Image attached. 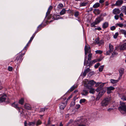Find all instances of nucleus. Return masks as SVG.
Instances as JSON below:
<instances>
[{
	"instance_id": "nucleus-1",
	"label": "nucleus",
	"mask_w": 126,
	"mask_h": 126,
	"mask_svg": "<svg viewBox=\"0 0 126 126\" xmlns=\"http://www.w3.org/2000/svg\"><path fill=\"white\" fill-rule=\"evenodd\" d=\"M111 100V98L108 97L105 98L101 102V106L102 107H106L110 104Z\"/></svg>"
},
{
	"instance_id": "nucleus-2",
	"label": "nucleus",
	"mask_w": 126,
	"mask_h": 126,
	"mask_svg": "<svg viewBox=\"0 0 126 126\" xmlns=\"http://www.w3.org/2000/svg\"><path fill=\"white\" fill-rule=\"evenodd\" d=\"M103 18L101 16H100L98 17L94 21L92 22L91 24V27H95V25H97L99 23L100 21L103 20Z\"/></svg>"
},
{
	"instance_id": "nucleus-3",
	"label": "nucleus",
	"mask_w": 126,
	"mask_h": 126,
	"mask_svg": "<svg viewBox=\"0 0 126 126\" xmlns=\"http://www.w3.org/2000/svg\"><path fill=\"white\" fill-rule=\"evenodd\" d=\"M25 53L21 54L19 56H17L16 58L15 61L17 63L19 64L22 62L23 60L22 56L24 55Z\"/></svg>"
},
{
	"instance_id": "nucleus-4",
	"label": "nucleus",
	"mask_w": 126,
	"mask_h": 126,
	"mask_svg": "<svg viewBox=\"0 0 126 126\" xmlns=\"http://www.w3.org/2000/svg\"><path fill=\"white\" fill-rule=\"evenodd\" d=\"M106 91V89H102L99 91L98 94L96 98L97 100H99V99L102 97Z\"/></svg>"
},
{
	"instance_id": "nucleus-5",
	"label": "nucleus",
	"mask_w": 126,
	"mask_h": 126,
	"mask_svg": "<svg viewBox=\"0 0 126 126\" xmlns=\"http://www.w3.org/2000/svg\"><path fill=\"white\" fill-rule=\"evenodd\" d=\"M118 109L121 112L122 114L126 113V105L123 106L119 107Z\"/></svg>"
},
{
	"instance_id": "nucleus-6",
	"label": "nucleus",
	"mask_w": 126,
	"mask_h": 126,
	"mask_svg": "<svg viewBox=\"0 0 126 126\" xmlns=\"http://www.w3.org/2000/svg\"><path fill=\"white\" fill-rule=\"evenodd\" d=\"M96 83V82L93 80H90L88 82L87 87L88 89H91L92 88V86Z\"/></svg>"
},
{
	"instance_id": "nucleus-7",
	"label": "nucleus",
	"mask_w": 126,
	"mask_h": 126,
	"mask_svg": "<svg viewBox=\"0 0 126 126\" xmlns=\"http://www.w3.org/2000/svg\"><path fill=\"white\" fill-rule=\"evenodd\" d=\"M109 50L107 51L106 52V54L107 55H110V53L113 51L114 49L113 46L111 44H109Z\"/></svg>"
},
{
	"instance_id": "nucleus-8",
	"label": "nucleus",
	"mask_w": 126,
	"mask_h": 126,
	"mask_svg": "<svg viewBox=\"0 0 126 126\" xmlns=\"http://www.w3.org/2000/svg\"><path fill=\"white\" fill-rule=\"evenodd\" d=\"M124 69L123 68H121L119 70V76L118 78V79H120L122 78V76L124 74Z\"/></svg>"
},
{
	"instance_id": "nucleus-9",
	"label": "nucleus",
	"mask_w": 126,
	"mask_h": 126,
	"mask_svg": "<svg viewBox=\"0 0 126 126\" xmlns=\"http://www.w3.org/2000/svg\"><path fill=\"white\" fill-rule=\"evenodd\" d=\"M123 0H117L116 3L114 4V6H120L123 3Z\"/></svg>"
},
{
	"instance_id": "nucleus-10",
	"label": "nucleus",
	"mask_w": 126,
	"mask_h": 126,
	"mask_svg": "<svg viewBox=\"0 0 126 126\" xmlns=\"http://www.w3.org/2000/svg\"><path fill=\"white\" fill-rule=\"evenodd\" d=\"M86 63L85 65H86V67H88V66H89V67H90L93 64L92 61H91V60H89V61H88V60L87 61L86 60Z\"/></svg>"
},
{
	"instance_id": "nucleus-11",
	"label": "nucleus",
	"mask_w": 126,
	"mask_h": 126,
	"mask_svg": "<svg viewBox=\"0 0 126 126\" xmlns=\"http://www.w3.org/2000/svg\"><path fill=\"white\" fill-rule=\"evenodd\" d=\"M115 88L112 86H110L107 88V93L108 94H110L111 92V91L113 90Z\"/></svg>"
},
{
	"instance_id": "nucleus-12",
	"label": "nucleus",
	"mask_w": 126,
	"mask_h": 126,
	"mask_svg": "<svg viewBox=\"0 0 126 126\" xmlns=\"http://www.w3.org/2000/svg\"><path fill=\"white\" fill-rule=\"evenodd\" d=\"M120 11L118 8H115L113 10V13L114 14L117 15L120 13Z\"/></svg>"
},
{
	"instance_id": "nucleus-13",
	"label": "nucleus",
	"mask_w": 126,
	"mask_h": 126,
	"mask_svg": "<svg viewBox=\"0 0 126 126\" xmlns=\"http://www.w3.org/2000/svg\"><path fill=\"white\" fill-rule=\"evenodd\" d=\"M104 84V83H103L101 85H100L99 87L96 90V91L97 92H99V91L102 90V89H105V88H103Z\"/></svg>"
},
{
	"instance_id": "nucleus-14",
	"label": "nucleus",
	"mask_w": 126,
	"mask_h": 126,
	"mask_svg": "<svg viewBox=\"0 0 126 126\" xmlns=\"http://www.w3.org/2000/svg\"><path fill=\"white\" fill-rule=\"evenodd\" d=\"M11 105L12 106L14 107L17 110H19V111H20V108L18 106V104H16L14 102Z\"/></svg>"
},
{
	"instance_id": "nucleus-15",
	"label": "nucleus",
	"mask_w": 126,
	"mask_h": 126,
	"mask_svg": "<svg viewBox=\"0 0 126 126\" xmlns=\"http://www.w3.org/2000/svg\"><path fill=\"white\" fill-rule=\"evenodd\" d=\"M6 96L3 95L0 97V103L2 102L5 101L6 99Z\"/></svg>"
},
{
	"instance_id": "nucleus-16",
	"label": "nucleus",
	"mask_w": 126,
	"mask_h": 126,
	"mask_svg": "<svg viewBox=\"0 0 126 126\" xmlns=\"http://www.w3.org/2000/svg\"><path fill=\"white\" fill-rule=\"evenodd\" d=\"M65 106L66 104L64 103H62L59 105L60 108L61 110L63 109Z\"/></svg>"
},
{
	"instance_id": "nucleus-17",
	"label": "nucleus",
	"mask_w": 126,
	"mask_h": 126,
	"mask_svg": "<svg viewBox=\"0 0 126 126\" xmlns=\"http://www.w3.org/2000/svg\"><path fill=\"white\" fill-rule=\"evenodd\" d=\"M120 49L121 50H123L126 49V43L123 44L120 46Z\"/></svg>"
},
{
	"instance_id": "nucleus-18",
	"label": "nucleus",
	"mask_w": 126,
	"mask_h": 126,
	"mask_svg": "<svg viewBox=\"0 0 126 126\" xmlns=\"http://www.w3.org/2000/svg\"><path fill=\"white\" fill-rule=\"evenodd\" d=\"M109 23L108 22H105L103 24L102 26V28L104 29H105L107 28L109 26Z\"/></svg>"
},
{
	"instance_id": "nucleus-19",
	"label": "nucleus",
	"mask_w": 126,
	"mask_h": 126,
	"mask_svg": "<svg viewBox=\"0 0 126 126\" xmlns=\"http://www.w3.org/2000/svg\"><path fill=\"white\" fill-rule=\"evenodd\" d=\"M54 20H57L61 18L60 16L59 15H54L53 16Z\"/></svg>"
},
{
	"instance_id": "nucleus-20",
	"label": "nucleus",
	"mask_w": 126,
	"mask_h": 126,
	"mask_svg": "<svg viewBox=\"0 0 126 126\" xmlns=\"http://www.w3.org/2000/svg\"><path fill=\"white\" fill-rule=\"evenodd\" d=\"M90 70V69L89 68H88L86 69L84 71L82 75L84 77L85 76L86 74Z\"/></svg>"
},
{
	"instance_id": "nucleus-21",
	"label": "nucleus",
	"mask_w": 126,
	"mask_h": 126,
	"mask_svg": "<svg viewBox=\"0 0 126 126\" xmlns=\"http://www.w3.org/2000/svg\"><path fill=\"white\" fill-rule=\"evenodd\" d=\"M88 94V91L85 89L83 90L81 93V94L83 95L86 96Z\"/></svg>"
},
{
	"instance_id": "nucleus-22",
	"label": "nucleus",
	"mask_w": 126,
	"mask_h": 126,
	"mask_svg": "<svg viewBox=\"0 0 126 126\" xmlns=\"http://www.w3.org/2000/svg\"><path fill=\"white\" fill-rule=\"evenodd\" d=\"M121 11L126 15V6H123L121 8Z\"/></svg>"
},
{
	"instance_id": "nucleus-23",
	"label": "nucleus",
	"mask_w": 126,
	"mask_h": 126,
	"mask_svg": "<svg viewBox=\"0 0 126 126\" xmlns=\"http://www.w3.org/2000/svg\"><path fill=\"white\" fill-rule=\"evenodd\" d=\"M88 51H87L86 50H85V56L84 58V65H85L86 62V60H87V56L86 55L87 54Z\"/></svg>"
},
{
	"instance_id": "nucleus-24",
	"label": "nucleus",
	"mask_w": 126,
	"mask_h": 126,
	"mask_svg": "<svg viewBox=\"0 0 126 126\" xmlns=\"http://www.w3.org/2000/svg\"><path fill=\"white\" fill-rule=\"evenodd\" d=\"M52 8V7L50 6L48 8V11L46 13V17L50 13V11Z\"/></svg>"
},
{
	"instance_id": "nucleus-25",
	"label": "nucleus",
	"mask_w": 126,
	"mask_h": 126,
	"mask_svg": "<svg viewBox=\"0 0 126 126\" xmlns=\"http://www.w3.org/2000/svg\"><path fill=\"white\" fill-rule=\"evenodd\" d=\"M78 87L77 85H73L70 89V91L72 92L76 88H77Z\"/></svg>"
},
{
	"instance_id": "nucleus-26",
	"label": "nucleus",
	"mask_w": 126,
	"mask_h": 126,
	"mask_svg": "<svg viewBox=\"0 0 126 126\" xmlns=\"http://www.w3.org/2000/svg\"><path fill=\"white\" fill-rule=\"evenodd\" d=\"M24 106L25 108L27 110H29L31 109L30 106L29 104H26Z\"/></svg>"
},
{
	"instance_id": "nucleus-27",
	"label": "nucleus",
	"mask_w": 126,
	"mask_h": 126,
	"mask_svg": "<svg viewBox=\"0 0 126 126\" xmlns=\"http://www.w3.org/2000/svg\"><path fill=\"white\" fill-rule=\"evenodd\" d=\"M88 45H85V48H84V50H86L88 52H90V47L88 46Z\"/></svg>"
},
{
	"instance_id": "nucleus-28",
	"label": "nucleus",
	"mask_w": 126,
	"mask_h": 126,
	"mask_svg": "<svg viewBox=\"0 0 126 126\" xmlns=\"http://www.w3.org/2000/svg\"><path fill=\"white\" fill-rule=\"evenodd\" d=\"M120 31L124 35L125 37L126 38V30L121 29L120 30Z\"/></svg>"
},
{
	"instance_id": "nucleus-29",
	"label": "nucleus",
	"mask_w": 126,
	"mask_h": 126,
	"mask_svg": "<svg viewBox=\"0 0 126 126\" xmlns=\"http://www.w3.org/2000/svg\"><path fill=\"white\" fill-rule=\"evenodd\" d=\"M119 79L118 80H115L114 79H111L110 80V82L111 83L113 84H114L117 82L119 81Z\"/></svg>"
},
{
	"instance_id": "nucleus-30",
	"label": "nucleus",
	"mask_w": 126,
	"mask_h": 126,
	"mask_svg": "<svg viewBox=\"0 0 126 126\" xmlns=\"http://www.w3.org/2000/svg\"><path fill=\"white\" fill-rule=\"evenodd\" d=\"M100 4L99 3L96 2L93 5V7L94 8H97L99 7L100 6Z\"/></svg>"
},
{
	"instance_id": "nucleus-31",
	"label": "nucleus",
	"mask_w": 126,
	"mask_h": 126,
	"mask_svg": "<svg viewBox=\"0 0 126 126\" xmlns=\"http://www.w3.org/2000/svg\"><path fill=\"white\" fill-rule=\"evenodd\" d=\"M94 13L95 14L98 15L100 13V11L99 9H95L94 11Z\"/></svg>"
},
{
	"instance_id": "nucleus-32",
	"label": "nucleus",
	"mask_w": 126,
	"mask_h": 126,
	"mask_svg": "<svg viewBox=\"0 0 126 126\" xmlns=\"http://www.w3.org/2000/svg\"><path fill=\"white\" fill-rule=\"evenodd\" d=\"M92 55V53H89L88 55V61H89V60H91Z\"/></svg>"
},
{
	"instance_id": "nucleus-33",
	"label": "nucleus",
	"mask_w": 126,
	"mask_h": 126,
	"mask_svg": "<svg viewBox=\"0 0 126 126\" xmlns=\"http://www.w3.org/2000/svg\"><path fill=\"white\" fill-rule=\"evenodd\" d=\"M88 4L87 2H83L80 4V6H86Z\"/></svg>"
},
{
	"instance_id": "nucleus-34",
	"label": "nucleus",
	"mask_w": 126,
	"mask_h": 126,
	"mask_svg": "<svg viewBox=\"0 0 126 126\" xmlns=\"http://www.w3.org/2000/svg\"><path fill=\"white\" fill-rule=\"evenodd\" d=\"M24 100L23 98H22L20 99L19 102V103L22 105H23L24 103Z\"/></svg>"
},
{
	"instance_id": "nucleus-35",
	"label": "nucleus",
	"mask_w": 126,
	"mask_h": 126,
	"mask_svg": "<svg viewBox=\"0 0 126 126\" xmlns=\"http://www.w3.org/2000/svg\"><path fill=\"white\" fill-rule=\"evenodd\" d=\"M66 10L64 8L63 9L62 11L60 12V14L61 15H63L65 13Z\"/></svg>"
},
{
	"instance_id": "nucleus-36",
	"label": "nucleus",
	"mask_w": 126,
	"mask_h": 126,
	"mask_svg": "<svg viewBox=\"0 0 126 126\" xmlns=\"http://www.w3.org/2000/svg\"><path fill=\"white\" fill-rule=\"evenodd\" d=\"M104 42L103 40L101 39L99 41L98 45L99 46L104 44Z\"/></svg>"
},
{
	"instance_id": "nucleus-37",
	"label": "nucleus",
	"mask_w": 126,
	"mask_h": 126,
	"mask_svg": "<svg viewBox=\"0 0 126 126\" xmlns=\"http://www.w3.org/2000/svg\"><path fill=\"white\" fill-rule=\"evenodd\" d=\"M115 26H116V27L118 26L120 27H122L123 26V25L122 23H117L115 25Z\"/></svg>"
},
{
	"instance_id": "nucleus-38",
	"label": "nucleus",
	"mask_w": 126,
	"mask_h": 126,
	"mask_svg": "<svg viewBox=\"0 0 126 126\" xmlns=\"http://www.w3.org/2000/svg\"><path fill=\"white\" fill-rule=\"evenodd\" d=\"M104 67V65L100 66L99 68V71L100 72L102 71Z\"/></svg>"
},
{
	"instance_id": "nucleus-39",
	"label": "nucleus",
	"mask_w": 126,
	"mask_h": 126,
	"mask_svg": "<svg viewBox=\"0 0 126 126\" xmlns=\"http://www.w3.org/2000/svg\"><path fill=\"white\" fill-rule=\"evenodd\" d=\"M86 100L84 99H81L79 101V103L80 104L84 103L86 101Z\"/></svg>"
},
{
	"instance_id": "nucleus-40",
	"label": "nucleus",
	"mask_w": 126,
	"mask_h": 126,
	"mask_svg": "<svg viewBox=\"0 0 126 126\" xmlns=\"http://www.w3.org/2000/svg\"><path fill=\"white\" fill-rule=\"evenodd\" d=\"M117 54V53L115 51H114L112 53V56L113 57H114Z\"/></svg>"
},
{
	"instance_id": "nucleus-41",
	"label": "nucleus",
	"mask_w": 126,
	"mask_h": 126,
	"mask_svg": "<svg viewBox=\"0 0 126 126\" xmlns=\"http://www.w3.org/2000/svg\"><path fill=\"white\" fill-rule=\"evenodd\" d=\"M63 7V5L62 3H59L57 6L58 9H61Z\"/></svg>"
},
{
	"instance_id": "nucleus-42",
	"label": "nucleus",
	"mask_w": 126,
	"mask_h": 126,
	"mask_svg": "<svg viewBox=\"0 0 126 126\" xmlns=\"http://www.w3.org/2000/svg\"><path fill=\"white\" fill-rule=\"evenodd\" d=\"M99 41V38H97L96 39H95L94 41V42L95 44H97L98 45Z\"/></svg>"
},
{
	"instance_id": "nucleus-43",
	"label": "nucleus",
	"mask_w": 126,
	"mask_h": 126,
	"mask_svg": "<svg viewBox=\"0 0 126 126\" xmlns=\"http://www.w3.org/2000/svg\"><path fill=\"white\" fill-rule=\"evenodd\" d=\"M79 14V12L78 11H76L75 12L74 16L77 17H78Z\"/></svg>"
},
{
	"instance_id": "nucleus-44",
	"label": "nucleus",
	"mask_w": 126,
	"mask_h": 126,
	"mask_svg": "<svg viewBox=\"0 0 126 126\" xmlns=\"http://www.w3.org/2000/svg\"><path fill=\"white\" fill-rule=\"evenodd\" d=\"M41 123L42 122L40 120H39L37 122L36 124V126H38L41 124Z\"/></svg>"
},
{
	"instance_id": "nucleus-45",
	"label": "nucleus",
	"mask_w": 126,
	"mask_h": 126,
	"mask_svg": "<svg viewBox=\"0 0 126 126\" xmlns=\"http://www.w3.org/2000/svg\"><path fill=\"white\" fill-rule=\"evenodd\" d=\"M90 89L89 91L90 93H91L94 94L95 92L94 89L92 88Z\"/></svg>"
},
{
	"instance_id": "nucleus-46",
	"label": "nucleus",
	"mask_w": 126,
	"mask_h": 126,
	"mask_svg": "<svg viewBox=\"0 0 126 126\" xmlns=\"http://www.w3.org/2000/svg\"><path fill=\"white\" fill-rule=\"evenodd\" d=\"M119 35V33L118 32H116L114 35L113 37V38L115 39H116L117 38V36Z\"/></svg>"
},
{
	"instance_id": "nucleus-47",
	"label": "nucleus",
	"mask_w": 126,
	"mask_h": 126,
	"mask_svg": "<svg viewBox=\"0 0 126 126\" xmlns=\"http://www.w3.org/2000/svg\"><path fill=\"white\" fill-rule=\"evenodd\" d=\"M95 52L97 54H101L102 53V51L100 50H97Z\"/></svg>"
},
{
	"instance_id": "nucleus-48",
	"label": "nucleus",
	"mask_w": 126,
	"mask_h": 126,
	"mask_svg": "<svg viewBox=\"0 0 126 126\" xmlns=\"http://www.w3.org/2000/svg\"><path fill=\"white\" fill-rule=\"evenodd\" d=\"M35 122H32L29 123L28 124V125H29L30 126H33L34 125V124H35Z\"/></svg>"
},
{
	"instance_id": "nucleus-49",
	"label": "nucleus",
	"mask_w": 126,
	"mask_h": 126,
	"mask_svg": "<svg viewBox=\"0 0 126 126\" xmlns=\"http://www.w3.org/2000/svg\"><path fill=\"white\" fill-rule=\"evenodd\" d=\"M116 26H113L111 27L110 28V30L112 31H113L116 29Z\"/></svg>"
},
{
	"instance_id": "nucleus-50",
	"label": "nucleus",
	"mask_w": 126,
	"mask_h": 126,
	"mask_svg": "<svg viewBox=\"0 0 126 126\" xmlns=\"http://www.w3.org/2000/svg\"><path fill=\"white\" fill-rule=\"evenodd\" d=\"M120 103L121 105V106H120V107H121L122 106H125L126 105L125 103L124 102H122L121 101H120Z\"/></svg>"
},
{
	"instance_id": "nucleus-51",
	"label": "nucleus",
	"mask_w": 126,
	"mask_h": 126,
	"mask_svg": "<svg viewBox=\"0 0 126 126\" xmlns=\"http://www.w3.org/2000/svg\"><path fill=\"white\" fill-rule=\"evenodd\" d=\"M100 65V63H98L95 65L94 67L95 68H97Z\"/></svg>"
},
{
	"instance_id": "nucleus-52",
	"label": "nucleus",
	"mask_w": 126,
	"mask_h": 126,
	"mask_svg": "<svg viewBox=\"0 0 126 126\" xmlns=\"http://www.w3.org/2000/svg\"><path fill=\"white\" fill-rule=\"evenodd\" d=\"M80 105L79 104H77L76 106V109H79L80 107Z\"/></svg>"
},
{
	"instance_id": "nucleus-53",
	"label": "nucleus",
	"mask_w": 126,
	"mask_h": 126,
	"mask_svg": "<svg viewBox=\"0 0 126 126\" xmlns=\"http://www.w3.org/2000/svg\"><path fill=\"white\" fill-rule=\"evenodd\" d=\"M12 69H13V68H12V67H11V66H9L8 67V70L9 71H12Z\"/></svg>"
},
{
	"instance_id": "nucleus-54",
	"label": "nucleus",
	"mask_w": 126,
	"mask_h": 126,
	"mask_svg": "<svg viewBox=\"0 0 126 126\" xmlns=\"http://www.w3.org/2000/svg\"><path fill=\"white\" fill-rule=\"evenodd\" d=\"M46 109V108H41L40 109V111L42 112L44 111Z\"/></svg>"
},
{
	"instance_id": "nucleus-55",
	"label": "nucleus",
	"mask_w": 126,
	"mask_h": 126,
	"mask_svg": "<svg viewBox=\"0 0 126 126\" xmlns=\"http://www.w3.org/2000/svg\"><path fill=\"white\" fill-rule=\"evenodd\" d=\"M121 99L124 101L126 100V97L125 96H123L121 98Z\"/></svg>"
},
{
	"instance_id": "nucleus-56",
	"label": "nucleus",
	"mask_w": 126,
	"mask_h": 126,
	"mask_svg": "<svg viewBox=\"0 0 126 126\" xmlns=\"http://www.w3.org/2000/svg\"><path fill=\"white\" fill-rule=\"evenodd\" d=\"M119 16L118 15H116L114 16L115 19L116 20H117L118 19Z\"/></svg>"
},
{
	"instance_id": "nucleus-57",
	"label": "nucleus",
	"mask_w": 126,
	"mask_h": 126,
	"mask_svg": "<svg viewBox=\"0 0 126 126\" xmlns=\"http://www.w3.org/2000/svg\"><path fill=\"white\" fill-rule=\"evenodd\" d=\"M92 61V63H92L93 64H94L96 62H97V60L96 59Z\"/></svg>"
},
{
	"instance_id": "nucleus-58",
	"label": "nucleus",
	"mask_w": 126,
	"mask_h": 126,
	"mask_svg": "<svg viewBox=\"0 0 126 126\" xmlns=\"http://www.w3.org/2000/svg\"><path fill=\"white\" fill-rule=\"evenodd\" d=\"M113 110V108H109L107 110L109 112H110L112 110Z\"/></svg>"
},
{
	"instance_id": "nucleus-59",
	"label": "nucleus",
	"mask_w": 126,
	"mask_h": 126,
	"mask_svg": "<svg viewBox=\"0 0 126 126\" xmlns=\"http://www.w3.org/2000/svg\"><path fill=\"white\" fill-rule=\"evenodd\" d=\"M75 104V102H72L71 104V106H73Z\"/></svg>"
},
{
	"instance_id": "nucleus-60",
	"label": "nucleus",
	"mask_w": 126,
	"mask_h": 126,
	"mask_svg": "<svg viewBox=\"0 0 126 126\" xmlns=\"http://www.w3.org/2000/svg\"><path fill=\"white\" fill-rule=\"evenodd\" d=\"M104 1V0H100L99 1V2L100 3H103Z\"/></svg>"
},
{
	"instance_id": "nucleus-61",
	"label": "nucleus",
	"mask_w": 126,
	"mask_h": 126,
	"mask_svg": "<svg viewBox=\"0 0 126 126\" xmlns=\"http://www.w3.org/2000/svg\"><path fill=\"white\" fill-rule=\"evenodd\" d=\"M42 27V24H40V25H39L38 26V27H37V31H38V28H40L41 27Z\"/></svg>"
},
{
	"instance_id": "nucleus-62",
	"label": "nucleus",
	"mask_w": 126,
	"mask_h": 126,
	"mask_svg": "<svg viewBox=\"0 0 126 126\" xmlns=\"http://www.w3.org/2000/svg\"><path fill=\"white\" fill-rule=\"evenodd\" d=\"M101 83L100 82H97L95 86L96 87L98 86Z\"/></svg>"
},
{
	"instance_id": "nucleus-63",
	"label": "nucleus",
	"mask_w": 126,
	"mask_h": 126,
	"mask_svg": "<svg viewBox=\"0 0 126 126\" xmlns=\"http://www.w3.org/2000/svg\"><path fill=\"white\" fill-rule=\"evenodd\" d=\"M96 29H97L98 30H101V28L100 27H99L98 28H96Z\"/></svg>"
},
{
	"instance_id": "nucleus-64",
	"label": "nucleus",
	"mask_w": 126,
	"mask_h": 126,
	"mask_svg": "<svg viewBox=\"0 0 126 126\" xmlns=\"http://www.w3.org/2000/svg\"><path fill=\"white\" fill-rule=\"evenodd\" d=\"M123 16V15L122 13L120 14L119 15V17H122Z\"/></svg>"
}]
</instances>
